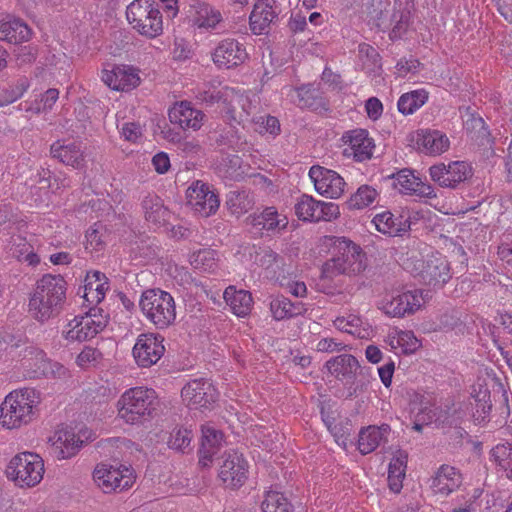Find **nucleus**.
Segmentation results:
<instances>
[{
	"label": "nucleus",
	"instance_id": "ddd939ff",
	"mask_svg": "<svg viewBox=\"0 0 512 512\" xmlns=\"http://www.w3.org/2000/svg\"><path fill=\"white\" fill-rule=\"evenodd\" d=\"M297 218L304 222H332L340 217V207L335 202L317 200L311 195H301L294 205Z\"/></svg>",
	"mask_w": 512,
	"mask_h": 512
},
{
	"label": "nucleus",
	"instance_id": "4c0bfd02",
	"mask_svg": "<svg viewBox=\"0 0 512 512\" xmlns=\"http://www.w3.org/2000/svg\"><path fill=\"white\" fill-rule=\"evenodd\" d=\"M328 372L344 383L354 380L360 368L358 360L350 354H342L326 362Z\"/></svg>",
	"mask_w": 512,
	"mask_h": 512
},
{
	"label": "nucleus",
	"instance_id": "c03bdc74",
	"mask_svg": "<svg viewBox=\"0 0 512 512\" xmlns=\"http://www.w3.org/2000/svg\"><path fill=\"white\" fill-rule=\"evenodd\" d=\"M399 295L404 317L414 315L423 310L430 300L428 291L417 288L399 291Z\"/></svg>",
	"mask_w": 512,
	"mask_h": 512
},
{
	"label": "nucleus",
	"instance_id": "c85d7f7f",
	"mask_svg": "<svg viewBox=\"0 0 512 512\" xmlns=\"http://www.w3.org/2000/svg\"><path fill=\"white\" fill-rule=\"evenodd\" d=\"M70 186V180L62 173L50 174L49 171H43L37 185L31 193L35 196V201L39 204H48L52 195L59 194Z\"/></svg>",
	"mask_w": 512,
	"mask_h": 512
},
{
	"label": "nucleus",
	"instance_id": "f704fd0d",
	"mask_svg": "<svg viewBox=\"0 0 512 512\" xmlns=\"http://www.w3.org/2000/svg\"><path fill=\"white\" fill-rule=\"evenodd\" d=\"M462 483L460 472L453 466L442 465L430 480V488L436 495L448 496L457 490Z\"/></svg>",
	"mask_w": 512,
	"mask_h": 512
},
{
	"label": "nucleus",
	"instance_id": "69168bd1",
	"mask_svg": "<svg viewBox=\"0 0 512 512\" xmlns=\"http://www.w3.org/2000/svg\"><path fill=\"white\" fill-rule=\"evenodd\" d=\"M219 173L225 178L237 180L244 176L245 172L241 168V159L233 155L223 161L219 166Z\"/></svg>",
	"mask_w": 512,
	"mask_h": 512
},
{
	"label": "nucleus",
	"instance_id": "f3484780",
	"mask_svg": "<svg viewBox=\"0 0 512 512\" xmlns=\"http://www.w3.org/2000/svg\"><path fill=\"white\" fill-rule=\"evenodd\" d=\"M412 264V267L407 265V269L419 276L427 285L442 287L451 278L449 263L440 254H433L425 260H416Z\"/></svg>",
	"mask_w": 512,
	"mask_h": 512
},
{
	"label": "nucleus",
	"instance_id": "c9c22d12",
	"mask_svg": "<svg viewBox=\"0 0 512 512\" xmlns=\"http://www.w3.org/2000/svg\"><path fill=\"white\" fill-rule=\"evenodd\" d=\"M223 444V433L214 426L206 424L202 426V441L199 450V464L202 467H210L214 455Z\"/></svg>",
	"mask_w": 512,
	"mask_h": 512
},
{
	"label": "nucleus",
	"instance_id": "bf43d9fd",
	"mask_svg": "<svg viewBox=\"0 0 512 512\" xmlns=\"http://www.w3.org/2000/svg\"><path fill=\"white\" fill-rule=\"evenodd\" d=\"M103 359L102 353L91 346H85L76 357V365L81 369L97 367Z\"/></svg>",
	"mask_w": 512,
	"mask_h": 512
},
{
	"label": "nucleus",
	"instance_id": "4d7b16f0",
	"mask_svg": "<svg viewBox=\"0 0 512 512\" xmlns=\"http://www.w3.org/2000/svg\"><path fill=\"white\" fill-rule=\"evenodd\" d=\"M270 311L272 317L277 320L291 318L298 314L296 306L287 298L277 296L270 302Z\"/></svg>",
	"mask_w": 512,
	"mask_h": 512
},
{
	"label": "nucleus",
	"instance_id": "a878e982",
	"mask_svg": "<svg viewBox=\"0 0 512 512\" xmlns=\"http://www.w3.org/2000/svg\"><path fill=\"white\" fill-rule=\"evenodd\" d=\"M281 10L276 0H257L249 16V26L253 34L262 35L268 32L276 22Z\"/></svg>",
	"mask_w": 512,
	"mask_h": 512
},
{
	"label": "nucleus",
	"instance_id": "680f3d73",
	"mask_svg": "<svg viewBox=\"0 0 512 512\" xmlns=\"http://www.w3.org/2000/svg\"><path fill=\"white\" fill-rule=\"evenodd\" d=\"M490 459L507 472L512 468V444H498L492 448Z\"/></svg>",
	"mask_w": 512,
	"mask_h": 512
},
{
	"label": "nucleus",
	"instance_id": "2eb2a0df",
	"mask_svg": "<svg viewBox=\"0 0 512 512\" xmlns=\"http://www.w3.org/2000/svg\"><path fill=\"white\" fill-rule=\"evenodd\" d=\"M4 341L7 354L12 358H20L22 366L28 370L31 377H40L45 373L49 360L43 350L33 345L22 344V340H15L12 336H8Z\"/></svg>",
	"mask_w": 512,
	"mask_h": 512
},
{
	"label": "nucleus",
	"instance_id": "e2e57ef3",
	"mask_svg": "<svg viewBox=\"0 0 512 512\" xmlns=\"http://www.w3.org/2000/svg\"><path fill=\"white\" fill-rule=\"evenodd\" d=\"M120 136L132 144H139L144 138V127L137 122H124L117 125Z\"/></svg>",
	"mask_w": 512,
	"mask_h": 512
},
{
	"label": "nucleus",
	"instance_id": "ea45409f",
	"mask_svg": "<svg viewBox=\"0 0 512 512\" xmlns=\"http://www.w3.org/2000/svg\"><path fill=\"white\" fill-rule=\"evenodd\" d=\"M31 37L30 28L21 20L11 16L0 19V40L19 44Z\"/></svg>",
	"mask_w": 512,
	"mask_h": 512
},
{
	"label": "nucleus",
	"instance_id": "9b49d317",
	"mask_svg": "<svg viewBox=\"0 0 512 512\" xmlns=\"http://www.w3.org/2000/svg\"><path fill=\"white\" fill-rule=\"evenodd\" d=\"M93 481L103 493L110 494L130 489L136 474L130 465L101 462L93 470Z\"/></svg>",
	"mask_w": 512,
	"mask_h": 512
},
{
	"label": "nucleus",
	"instance_id": "37998d69",
	"mask_svg": "<svg viewBox=\"0 0 512 512\" xmlns=\"http://www.w3.org/2000/svg\"><path fill=\"white\" fill-rule=\"evenodd\" d=\"M380 192L373 186L360 185L346 200L345 205L350 211H361L377 203Z\"/></svg>",
	"mask_w": 512,
	"mask_h": 512
},
{
	"label": "nucleus",
	"instance_id": "a18cd8bd",
	"mask_svg": "<svg viewBox=\"0 0 512 512\" xmlns=\"http://www.w3.org/2000/svg\"><path fill=\"white\" fill-rule=\"evenodd\" d=\"M333 324L339 331L352 334L358 338H367L370 334L368 324L357 313L338 316L333 321Z\"/></svg>",
	"mask_w": 512,
	"mask_h": 512
},
{
	"label": "nucleus",
	"instance_id": "49530a36",
	"mask_svg": "<svg viewBox=\"0 0 512 512\" xmlns=\"http://www.w3.org/2000/svg\"><path fill=\"white\" fill-rule=\"evenodd\" d=\"M143 209L145 219L154 226H162L169 220L170 212L156 195H149L143 200Z\"/></svg>",
	"mask_w": 512,
	"mask_h": 512
},
{
	"label": "nucleus",
	"instance_id": "e433bc0d",
	"mask_svg": "<svg viewBox=\"0 0 512 512\" xmlns=\"http://www.w3.org/2000/svg\"><path fill=\"white\" fill-rule=\"evenodd\" d=\"M387 344L398 355H411L422 346V342L413 331L393 328L387 335Z\"/></svg>",
	"mask_w": 512,
	"mask_h": 512
},
{
	"label": "nucleus",
	"instance_id": "6e6d98bb",
	"mask_svg": "<svg viewBox=\"0 0 512 512\" xmlns=\"http://www.w3.org/2000/svg\"><path fill=\"white\" fill-rule=\"evenodd\" d=\"M189 261L195 269L213 272L217 268L218 255L210 248H200L190 255Z\"/></svg>",
	"mask_w": 512,
	"mask_h": 512
},
{
	"label": "nucleus",
	"instance_id": "052dcab7",
	"mask_svg": "<svg viewBox=\"0 0 512 512\" xmlns=\"http://www.w3.org/2000/svg\"><path fill=\"white\" fill-rule=\"evenodd\" d=\"M192 431L185 427H176L170 433L168 446L171 449L184 452L192 441Z\"/></svg>",
	"mask_w": 512,
	"mask_h": 512
},
{
	"label": "nucleus",
	"instance_id": "f03ea898",
	"mask_svg": "<svg viewBox=\"0 0 512 512\" xmlns=\"http://www.w3.org/2000/svg\"><path fill=\"white\" fill-rule=\"evenodd\" d=\"M197 98L209 106L217 104L221 114L237 123L249 122L258 106L255 95L227 86H209L199 92Z\"/></svg>",
	"mask_w": 512,
	"mask_h": 512
},
{
	"label": "nucleus",
	"instance_id": "39448f33",
	"mask_svg": "<svg viewBox=\"0 0 512 512\" xmlns=\"http://www.w3.org/2000/svg\"><path fill=\"white\" fill-rule=\"evenodd\" d=\"M158 395L152 388L135 386L126 389L115 403L117 418L130 426L148 422L156 413Z\"/></svg>",
	"mask_w": 512,
	"mask_h": 512
},
{
	"label": "nucleus",
	"instance_id": "473e14b6",
	"mask_svg": "<svg viewBox=\"0 0 512 512\" xmlns=\"http://www.w3.org/2000/svg\"><path fill=\"white\" fill-rule=\"evenodd\" d=\"M414 141L421 152L431 156L441 155L448 151L450 147L449 138L439 130H418Z\"/></svg>",
	"mask_w": 512,
	"mask_h": 512
},
{
	"label": "nucleus",
	"instance_id": "6e6552de",
	"mask_svg": "<svg viewBox=\"0 0 512 512\" xmlns=\"http://www.w3.org/2000/svg\"><path fill=\"white\" fill-rule=\"evenodd\" d=\"M364 13L369 25L382 30L392 27V39L401 38L407 31L409 15L396 12L391 0H371L365 6Z\"/></svg>",
	"mask_w": 512,
	"mask_h": 512
},
{
	"label": "nucleus",
	"instance_id": "b1692460",
	"mask_svg": "<svg viewBox=\"0 0 512 512\" xmlns=\"http://www.w3.org/2000/svg\"><path fill=\"white\" fill-rule=\"evenodd\" d=\"M211 57L219 69H231L243 64L248 58V53L242 43L233 38H226L216 44Z\"/></svg>",
	"mask_w": 512,
	"mask_h": 512
},
{
	"label": "nucleus",
	"instance_id": "13d9d810",
	"mask_svg": "<svg viewBox=\"0 0 512 512\" xmlns=\"http://www.w3.org/2000/svg\"><path fill=\"white\" fill-rule=\"evenodd\" d=\"M263 512H291L287 498L278 491H268L262 502Z\"/></svg>",
	"mask_w": 512,
	"mask_h": 512
},
{
	"label": "nucleus",
	"instance_id": "338daca9",
	"mask_svg": "<svg viewBox=\"0 0 512 512\" xmlns=\"http://www.w3.org/2000/svg\"><path fill=\"white\" fill-rule=\"evenodd\" d=\"M323 421L325 422L328 430L334 436L336 443L346 449L349 442L348 438L350 435V428L347 425L343 426L337 424L334 421H331L329 418H323Z\"/></svg>",
	"mask_w": 512,
	"mask_h": 512
},
{
	"label": "nucleus",
	"instance_id": "8fccbe9b",
	"mask_svg": "<svg viewBox=\"0 0 512 512\" xmlns=\"http://www.w3.org/2000/svg\"><path fill=\"white\" fill-rule=\"evenodd\" d=\"M407 454L404 451H397L390 461L388 469V483L390 489L398 493L403 486L406 474Z\"/></svg>",
	"mask_w": 512,
	"mask_h": 512
},
{
	"label": "nucleus",
	"instance_id": "cd10ccee",
	"mask_svg": "<svg viewBox=\"0 0 512 512\" xmlns=\"http://www.w3.org/2000/svg\"><path fill=\"white\" fill-rule=\"evenodd\" d=\"M393 187L399 193L410 196L433 198L436 196L434 188L424 182L410 169H402L393 174Z\"/></svg>",
	"mask_w": 512,
	"mask_h": 512
},
{
	"label": "nucleus",
	"instance_id": "864d4df0",
	"mask_svg": "<svg viewBox=\"0 0 512 512\" xmlns=\"http://www.w3.org/2000/svg\"><path fill=\"white\" fill-rule=\"evenodd\" d=\"M232 214L240 216L247 213L255 204L253 195L247 191H231L226 200Z\"/></svg>",
	"mask_w": 512,
	"mask_h": 512
},
{
	"label": "nucleus",
	"instance_id": "a211bd4d",
	"mask_svg": "<svg viewBox=\"0 0 512 512\" xmlns=\"http://www.w3.org/2000/svg\"><path fill=\"white\" fill-rule=\"evenodd\" d=\"M410 412L414 417L412 428L421 432L424 425L441 423V413L436 406L434 395L426 391H413L410 394Z\"/></svg>",
	"mask_w": 512,
	"mask_h": 512
},
{
	"label": "nucleus",
	"instance_id": "423d86ee",
	"mask_svg": "<svg viewBox=\"0 0 512 512\" xmlns=\"http://www.w3.org/2000/svg\"><path fill=\"white\" fill-rule=\"evenodd\" d=\"M44 473L43 459L33 452H21L14 455L5 469L8 480L20 488L37 486L42 481Z\"/></svg>",
	"mask_w": 512,
	"mask_h": 512
},
{
	"label": "nucleus",
	"instance_id": "774afa93",
	"mask_svg": "<svg viewBox=\"0 0 512 512\" xmlns=\"http://www.w3.org/2000/svg\"><path fill=\"white\" fill-rule=\"evenodd\" d=\"M85 238V247L90 252H99L105 246V240L103 239V234L100 232L99 228L91 227L88 229Z\"/></svg>",
	"mask_w": 512,
	"mask_h": 512
},
{
	"label": "nucleus",
	"instance_id": "393cba45",
	"mask_svg": "<svg viewBox=\"0 0 512 512\" xmlns=\"http://www.w3.org/2000/svg\"><path fill=\"white\" fill-rule=\"evenodd\" d=\"M471 167L465 161L439 163L429 168L430 178L441 187L454 188L471 175Z\"/></svg>",
	"mask_w": 512,
	"mask_h": 512
},
{
	"label": "nucleus",
	"instance_id": "72a5a7b5",
	"mask_svg": "<svg viewBox=\"0 0 512 512\" xmlns=\"http://www.w3.org/2000/svg\"><path fill=\"white\" fill-rule=\"evenodd\" d=\"M251 226L258 232L267 231L279 233L288 226V218L275 207H266L260 213L249 216Z\"/></svg>",
	"mask_w": 512,
	"mask_h": 512
},
{
	"label": "nucleus",
	"instance_id": "4be33fe9",
	"mask_svg": "<svg viewBox=\"0 0 512 512\" xmlns=\"http://www.w3.org/2000/svg\"><path fill=\"white\" fill-rule=\"evenodd\" d=\"M186 198L188 205L203 217L215 214L220 205L218 196L201 180L191 183L187 188Z\"/></svg>",
	"mask_w": 512,
	"mask_h": 512
},
{
	"label": "nucleus",
	"instance_id": "bb28decb",
	"mask_svg": "<svg viewBox=\"0 0 512 512\" xmlns=\"http://www.w3.org/2000/svg\"><path fill=\"white\" fill-rule=\"evenodd\" d=\"M189 25L200 31H210L222 21V15L212 5L193 0L186 11Z\"/></svg>",
	"mask_w": 512,
	"mask_h": 512
},
{
	"label": "nucleus",
	"instance_id": "58836bf2",
	"mask_svg": "<svg viewBox=\"0 0 512 512\" xmlns=\"http://www.w3.org/2000/svg\"><path fill=\"white\" fill-rule=\"evenodd\" d=\"M83 298L89 305L99 304L109 290L108 279L99 271L88 272L83 287Z\"/></svg>",
	"mask_w": 512,
	"mask_h": 512
},
{
	"label": "nucleus",
	"instance_id": "09e8293b",
	"mask_svg": "<svg viewBox=\"0 0 512 512\" xmlns=\"http://www.w3.org/2000/svg\"><path fill=\"white\" fill-rule=\"evenodd\" d=\"M428 99L429 93L423 88L403 93L397 102L398 111L404 116L412 115L424 106Z\"/></svg>",
	"mask_w": 512,
	"mask_h": 512
},
{
	"label": "nucleus",
	"instance_id": "5701e85b",
	"mask_svg": "<svg viewBox=\"0 0 512 512\" xmlns=\"http://www.w3.org/2000/svg\"><path fill=\"white\" fill-rule=\"evenodd\" d=\"M168 119L171 124L183 131L196 132L203 127L206 115L191 102L183 100L175 102L168 109Z\"/></svg>",
	"mask_w": 512,
	"mask_h": 512
},
{
	"label": "nucleus",
	"instance_id": "f257e3e1",
	"mask_svg": "<svg viewBox=\"0 0 512 512\" xmlns=\"http://www.w3.org/2000/svg\"><path fill=\"white\" fill-rule=\"evenodd\" d=\"M42 393L33 387L9 392L0 405V425L8 430L32 423L40 412Z\"/></svg>",
	"mask_w": 512,
	"mask_h": 512
},
{
	"label": "nucleus",
	"instance_id": "603ef678",
	"mask_svg": "<svg viewBox=\"0 0 512 512\" xmlns=\"http://www.w3.org/2000/svg\"><path fill=\"white\" fill-rule=\"evenodd\" d=\"M359 65L368 75H377L381 70L380 56L377 50L369 44L363 43L358 47Z\"/></svg>",
	"mask_w": 512,
	"mask_h": 512
},
{
	"label": "nucleus",
	"instance_id": "4468645a",
	"mask_svg": "<svg viewBox=\"0 0 512 512\" xmlns=\"http://www.w3.org/2000/svg\"><path fill=\"white\" fill-rule=\"evenodd\" d=\"M181 397L190 410L205 412L213 408L218 399V392L210 380L198 378L184 385Z\"/></svg>",
	"mask_w": 512,
	"mask_h": 512
},
{
	"label": "nucleus",
	"instance_id": "79ce46f5",
	"mask_svg": "<svg viewBox=\"0 0 512 512\" xmlns=\"http://www.w3.org/2000/svg\"><path fill=\"white\" fill-rule=\"evenodd\" d=\"M390 427L387 424L381 426H368L362 429L358 438V449L362 454L373 452L388 436Z\"/></svg>",
	"mask_w": 512,
	"mask_h": 512
},
{
	"label": "nucleus",
	"instance_id": "f8f14e48",
	"mask_svg": "<svg viewBox=\"0 0 512 512\" xmlns=\"http://www.w3.org/2000/svg\"><path fill=\"white\" fill-rule=\"evenodd\" d=\"M108 321L109 317L102 309L93 308L69 320L62 329V336L69 342L87 341L101 333Z\"/></svg>",
	"mask_w": 512,
	"mask_h": 512
},
{
	"label": "nucleus",
	"instance_id": "de8ad7c7",
	"mask_svg": "<svg viewBox=\"0 0 512 512\" xmlns=\"http://www.w3.org/2000/svg\"><path fill=\"white\" fill-rule=\"evenodd\" d=\"M51 154L62 163L76 168L81 165L83 160V154L80 146L73 142H55L51 146Z\"/></svg>",
	"mask_w": 512,
	"mask_h": 512
},
{
	"label": "nucleus",
	"instance_id": "c756f323",
	"mask_svg": "<svg viewBox=\"0 0 512 512\" xmlns=\"http://www.w3.org/2000/svg\"><path fill=\"white\" fill-rule=\"evenodd\" d=\"M345 155L353 157L357 161L370 159L373 154L374 142L366 130L355 129L346 132L342 136Z\"/></svg>",
	"mask_w": 512,
	"mask_h": 512
},
{
	"label": "nucleus",
	"instance_id": "2f4dec72",
	"mask_svg": "<svg viewBox=\"0 0 512 512\" xmlns=\"http://www.w3.org/2000/svg\"><path fill=\"white\" fill-rule=\"evenodd\" d=\"M470 406L472 419L476 424H483L488 421L492 409L490 391L483 379H478L471 389Z\"/></svg>",
	"mask_w": 512,
	"mask_h": 512
},
{
	"label": "nucleus",
	"instance_id": "6ab92c4d",
	"mask_svg": "<svg viewBox=\"0 0 512 512\" xmlns=\"http://www.w3.org/2000/svg\"><path fill=\"white\" fill-rule=\"evenodd\" d=\"M308 175L315 191L322 197L336 200L344 195L347 184L338 172L314 165L309 169Z\"/></svg>",
	"mask_w": 512,
	"mask_h": 512
},
{
	"label": "nucleus",
	"instance_id": "7ed1b4c3",
	"mask_svg": "<svg viewBox=\"0 0 512 512\" xmlns=\"http://www.w3.org/2000/svg\"><path fill=\"white\" fill-rule=\"evenodd\" d=\"M67 283L61 275L45 274L37 280L29 296L28 312L39 322H46L62 307Z\"/></svg>",
	"mask_w": 512,
	"mask_h": 512
},
{
	"label": "nucleus",
	"instance_id": "a19ab883",
	"mask_svg": "<svg viewBox=\"0 0 512 512\" xmlns=\"http://www.w3.org/2000/svg\"><path fill=\"white\" fill-rule=\"evenodd\" d=\"M223 297L236 316L245 317L251 312L253 298L249 291L237 290L235 286H229L225 289Z\"/></svg>",
	"mask_w": 512,
	"mask_h": 512
},
{
	"label": "nucleus",
	"instance_id": "3c124183",
	"mask_svg": "<svg viewBox=\"0 0 512 512\" xmlns=\"http://www.w3.org/2000/svg\"><path fill=\"white\" fill-rule=\"evenodd\" d=\"M376 307L389 318H404L399 291H386L380 295Z\"/></svg>",
	"mask_w": 512,
	"mask_h": 512
},
{
	"label": "nucleus",
	"instance_id": "aec40b11",
	"mask_svg": "<svg viewBox=\"0 0 512 512\" xmlns=\"http://www.w3.org/2000/svg\"><path fill=\"white\" fill-rule=\"evenodd\" d=\"M164 338L154 333L140 334L132 349V355L139 367L147 368L156 364L165 352Z\"/></svg>",
	"mask_w": 512,
	"mask_h": 512
},
{
	"label": "nucleus",
	"instance_id": "20e7f679",
	"mask_svg": "<svg viewBox=\"0 0 512 512\" xmlns=\"http://www.w3.org/2000/svg\"><path fill=\"white\" fill-rule=\"evenodd\" d=\"M330 247L331 258L322 266V276H355L366 269V255L362 248L345 237H330L325 240Z\"/></svg>",
	"mask_w": 512,
	"mask_h": 512
},
{
	"label": "nucleus",
	"instance_id": "0e129e2a",
	"mask_svg": "<svg viewBox=\"0 0 512 512\" xmlns=\"http://www.w3.org/2000/svg\"><path fill=\"white\" fill-rule=\"evenodd\" d=\"M250 121L254 125V130L260 134H270L276 136L280 132V123L273 116H259L251 118Z\"/></svg>",
	"mask_w": 512,
	"mask_h": 512
},
{
	"label": "nucleus",
	"instance_id": "9d476101",
	"mask_svg": "<svg viewBox=\"0 0 512 512\" xmlns=\"http://www.w3.org/2000/svg\"><path fill=\"white\" fill-rule=\"evenodd\" d=\"M126 18L142 36L153 39L163 33V17L154 0H134L127 7Z\"/></svg>",
	"mask_w": 512,
	"mask_h": 512
},
{
	"label": "nucleus",
	"instance_id": "7c9ffc66",
	"mask_svg": "<svg viewBox=\"0 0 512 512\" xmlns=\"http://www.w3.org/2000/svg\"><path fill=\"white\" fill-rule=\"evenodd\" d=\"M371 222L378 232L389 236L401 235L407 232L411 226L408 211L397 215L389 210H384L375 214Z\"/></svg>",
	"mask_w": 512,
	"mask_h": 512
},
{
	"label": "nucleus",
	"instance_id": "dca6fc26",
	"mask_svg": "<svg viewBox=\"0 0 512 512\" xmlns=\"http://www.w3.org/2000/svg\"><path fill=\"white\" fill-rule=\"evenodd\" d=\"M100 79L108 88L117 92H130L141 83L140 70L128 64H104Z\"/></svg>",
	"mask_w": 512,
	"mask_h": 512
},
{
	"label": "nucleus",
	"instance_id": "1a4fd4ad",
	"mask_svg": "<svg viewBox=\"0 0 512 512\" xmlns=\"http://www.w3.org/2000/svg\"><path fill=\"white\" fill-rule=\"evenodd\" d=\"M95 433L85 427H61L48 437L50 450L58 460L76 456L82 447L95 439Z\"/></svg>",
	"mask_w": 512,
	"mask_h": 512
},
{
	"label": "nucleus",
	"instance_id": "412c9836",
	"mask_svg": "<svg viewBox=\"0 0 512 512\" xmlns=\"http://www.w3.org/2000/svg\"><path fill=\"white\" fill-rule=\"evenodd\" d=\"M248 471L249 465L243 455L232 450L224 453L218 476L226 487L238 488L247 480Z\"/></svg>",
	"mask_w": 512,
	"mask_h": 512
},
{
	"label": "nucleus",
	"instance_id": "0eeeda50",
	"mask_svg": "<svg viewBox=\"0 0 512 512\" xmlns=\"http://www.w3.org/2000/svg\"><path fill=\"white\" fill-rule=\"evenodd\" d=\"M139 306L146 319L159 329L169 327L176 319L174 298L170 293L161 289L144 291Z\"/></svg>",
	"mask_w": 512,
	"mask_h": 512
},
{
	"label": "nucleus",
	"instance_id": "5fc2aeb1",
	"mask_svg": "<svg viewBox=\"0 0 512 512\" xmlns=\"http://www.w3.org/2000/svg\"><path fill=\"white\" fill-rule=\"evenodd\" d=\"M30 84L27 78H19L7 86H0V107L16 102L28 90Z\"/></svg>",
	"mask_w": 512,
	"mask_h": 512
}]
</instances>
